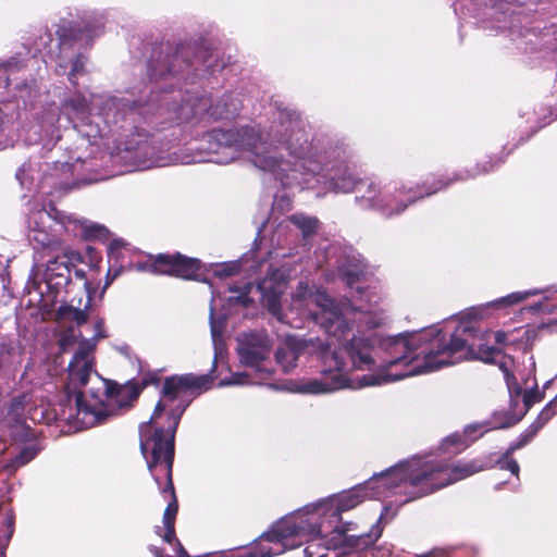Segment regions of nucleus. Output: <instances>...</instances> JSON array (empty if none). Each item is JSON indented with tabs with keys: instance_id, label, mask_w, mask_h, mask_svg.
Instances as JSON below:
<instances>
[{
	"instance_id": "nucleus-16",
	"label": "nucleus",
	"mask_w": 557,
	"mask_h": 557,
	"mask_svg": "<svg viewBox=\"0 0 557 557\" xmlns=\"http://www.w3.org/2000/svg\"><path fill=\"white\" fill-rule=\"evenodd\" d=\"M63 249L59 250L62 255H57L47 262L45 280L49 286L60 287L70 281L71 270L67 247L63 245Z\"/></svg>"
},
{
	"instance_id": "nucleus-35",
	"label": "nucleus",
	"mask_w": 557,
	"mask_h": 557,
	"mask_svg": "<svg viewBox=\"0 0 557 557\" xmlns=\"http://www.w3.org/2000/svg\"><path fill=\"white\" fill-rule=\"evenodd\" d=\"M66 67H67L66 65H64V64H62V63H59V64L57 65V67H55V72H57V74H59V75H63V74H65V73H66Z\"/></svg>"
},
{
	"instance_id": "nucleus-29",
	"label": "nucleus",
	"mask_w": 557,
	"mask_h": 557,
	"mask_svg": "<svg viewBox=\"0 0 557 557\" xmlns=\"http://www.w3.org/2000/svg\"><path fill=\"white\" fill-rule=\"evenodd\" d=\"M219 297V293L212 289V298H211V308H210V325H211V335L214 343V346L216 347V339L219 336H221L223 332V321L216 322L214 319V301Z\"/></svg>"
},
{
	"instance_id": "nucleus-13",
	"label": "nucleus",
	"mask_w": 557,
	"mask_h": 557,
	"mask_svg": "<svg viewBox=\"0 0 557 557\" xmlns=\"http://www.w3.org/2000/svg\"><path fill=\"white\" fill-rule=\"evenodd\" d=\"M27 395H21L11 400L7 417L0 424V437L7 434L14 438H26L30 435V429L25 424V406Z\"/></svg>"
},
{
	"instance_id": "nucleus-21",
	"label": "nucleus",
	"mask_w": 557,
	"mask_h": 557,
	"mask_svg": "<svg viewBox=\"0 0 557 557\" xmlns=\"http://www.w3.org/2000/svg\"><path fill=\"white\" fill-rule=\"evenodd\" d=\"M90 299L87 300L84 309L76 308L72 305L61 306L57 311V317L61 322H73L77 326L87 322Z\"/></svg>"
},
{
	"instance_id": "nucleus-41",
	"label": "nucleus",
	"mask_w": 557,
	"mask_h": 557,
	"mask_svg": "<svg viewBox=\"0 0 557 557\" xmlns=\"http://www.w3.org/2000/svg\"><path fill=\"white\" fill-rule=\"evenodd\" d=\"M215 362H216V356H215V357H214V359H213V369H212V371L214 370Z\"/></svg>"
},
{
	"instance_id": "nucleus-33",
	"label": "nucleus",
	"mask_w": 557,
	"mask_h": 557,
	"mask_svg": "<svg viewBox=\"0 0 557 557\" xmlns=\"http://www.w3.org/2000/svg\"><path fill=\"white\" fill-rule=\"evenodd\" d=\"M290 200L286 195H282L281 197L275 196L273 206L274 207H282L285 206L286 208L289 207Z\"/></svg>"
},
{
	"instance_id": "nucleus-5",
	"label": "nucleus",
	"mask_w": 557,
	"mask_h": 557,
	"mask_svg": "<svg viewBox=\"0 0 557 557\" xmlns=\"http://www.w3.org/2000/svg\"><path fill=\"white\" fill-rule=\"evenodd\" d=\"M405 474L400 462L380 474H374L362 484L330 496L317 504L308 505L277 521L263 533L248 552V557H273L304 543L331 536L342 543L351 530V522H343L342 512L354 509L364 498H387L403 496L407 503Z\"/></svg>"
},
{
	"instance_id": "nucleus-18",
	"label": "nucleus",
	"mask_w": 557,
	"mask_h": 557,
	"mask_svg": "<svg viewBox=\"0 0 557 557\" xmlns=\"http://www.w3.org/2000/svg\"><path fill=\"white\" fill-rule=\"evenodd\" d=\"M539 429L532 423L529 425L518 437V440L509 445V447L506 449L502 458L497 460V467L502 470H508L511 472V474L516 475L518 478L519 474V465L518 462L511 457L512 454L525 446L528 443H530L534 436L539 433Z\"/></svg>"
},
{
	"instance_id": "nucleus-31",
	"label": "nucleus",
	"mask_w": 557,
	"mask_h": 557,
	"mask_svg": "<svg viewBox=\"0 0 557 557\" xmlns=\"http://www.w3.org/2000/svg\"><path fill=\"white\" fill-rule=\"evenodd\" d=\"M12 117L0 108V150L10 145V139L7 135V128Z\"/></svg>"
},
{
	"instance_id": "nucleus-25",
	"label": "nucleus",
	"mask_w": 557,
	"mask_h": 557,
	"mask_svg": "<svg viewBox=\"0 0 557 557\" xmlns=\"http://www.w3.org/2000/svg\"><path fill=\"white\" fill-rule=\"evenodd\" d=\"M14 89L15 92L13 97L21 99L25 106L32 104L33 101L39 96V88L35 79L18 83L15 85Z\"/></svg>"
},
{
	"instance_id": "nucleus-22",
	"label": "nucleus",
	"mask_w": 557,
	"mask_h": 557,
	"mask_svg": "<svg viewBox=\"0 0 557 557\" xmlns=\"http://www.w3.org/2000/svg\"><path fill=\"white\" fill-rule=\"evenodd\" d=\"M4 492H0V497ZM13 533V518L9 511H2V500H0V557H5L4 552Z\"/></svg>"
},
{
	"instance_id": "nucleus-7",
	"label": "nucleus",
	"mask_w": 557,
	"mask_h": 557,
	"mask_svg": "<svg viewBox=\"0 0 557 557\" xmlns=\"http://www.w3.org/2000/svg\"><path fill=\"white\" fill-rule=\"evenodd\" d=\"M407 499L434 493L487 468L481 460L447 462L443 459L413 457L400 462Z\"/></svg>"
},
{
	"instance_id": "nucleus-4",
	"label": "nucleus",
	"mask_w": 557,
	"mask_h": 557,
	"mask_svg": "<svg viewBox=\"0 0 557 557\" xmlns=\"http://www.w3.org/2000/svg\"><path fill=\"white\" fill-rule=\"evenodd\" d=\"M483 307H472L466 311L448 342L436 326L388 336L382 345L393 356L389 366H397V371L389 372V375L401 380L463 360H479L497 364L504 373L511 399L519 397L522 388L510 371L513 360L493 345H504L507 334L503 331L481 330L476 319L483 317Z\"/></svg>"
},
{
	"instance_id": "nucleus-10",
	"label": "nucleus",
	"mask_w": 557,
	"mask_h": 557,
	"mask_svg": "<svg viewBox=\"0 0 557 557\" xmlns=\"http://www.w3.org/2000/svg\"><path fill=\"white\" fill-rule=\"evenodd\" d=\"M519 422V418L495 413L491 421L467 425L461 433L456 432L445 438L443 449L450 454H459L485 432L494 429H507Z\"/></svg>"
},
{
	"instance_id": "nucleus-23",
	"label": "nucleus",
	"mask_w": 557,
	"mask_h": 557,
	"mask_svg": "<svg viewBox=\"0 0 557 557\" xmlns=\"http://www.w3.org/2000/svg\"><path fill=\"white\" fill-rule=\"evenodd\" d=\"M21 66L18 62L8 61L0 64V99L7 101L8 96L4 94L9 92L8 87L11 85L12 76L20 71Z\"/></svg>"
},
{
	"instance_id": "nucleus-37",
	"label": "nucleus",
	"mask_w": 557,
	"mask_h": 557,
	"mask_svg": "<svg viewBox=\"0 0 557 557\" xmlns=\"http://www.w3.org/2000/svg\"><path fill=\"white\" fill-rule=\"evenodd\" d=\"M74 39H75V40H83V39H84V34H83V33H81V34L75 35V36H74Z\"/></svg>"
},
{
	"instance_id": "nucleus-32",
	"label": "nucleus",
	"mask_w": 557,
	"mask_h": 557,
	"mask_svg": "<svg viewBox=\"0 0 557 557\" xmlns=\"http://www.w3.org/2000/svg\"><path fill=\"white\" fill-rule=\"evenodd\" d=\"M320 251L323 252V255L320 257L319 252L315 251V265L318 268H321L324 262L327 261L329 255L334 253L336 248L332 245H324L319 248Z\"/></svg>"
},
{
	"instance_id": "nucleus-17",
	"label": "nucleus",
	"mask_w": 557,
	"mask_h": 557,
	"mask_svg": "<svg viewBox=\"0 0 557 557\" xmlns=\"http://www.w3.org/2000/svg\"><path fill=\"white\" fill-rule=\"evenodd\" d=\"M51 173L42 177L40 188L44 189L45 185L52 186L61 190H69L78 187V182L71 180L75 170V164L66 162H54Z\"/></svg>"
},
{
	"instance_id": "nucleus-38",
	"label": "nucleus",
	"mask_w": 557,
	"mask_h": 557,
	"mask_svg": "<svg viewBox=\"0 0 557 557\" xmlns=\"http://www.w3.org/2000/svg\"><path fill=\"white\" fill-rule=\"evenodd\" d=\"M120 245V242H114L111 244L110 249L114 250L115 246Z\"/></svg>"
},
{
	"instance_id": "nucleus-40",
	"label": "nucleus",
	"mask_w": 557,
	"mask_h": 557,
	"mask_svg": "<svg viewBox=\"0 0 557 557\" xmlns=\"http://www.w3.org/2000/svg\"><path fill=\"white\" fill-rule=\"evenodd\" d=\"M541 304H537L535 307H534V310H541Z\"/></svg>"
},
{
	"instance_id": "nucleus-20",
	"label": "nucleus",
	"mask_w": 557,
	"mask_h": 557,
	"mask_svg": "<svg viewBox=\"0 0 557 557\" xmlns=\"http://www.w3.org/2000/svg\"><path fill=\"white\" fill-rule=\"evenodd\" d=\"M379 520H382V517H379ZM381 534L382 528L380 527V521H377L369 533L345 536L342 543L355 549H364L375 543Z\"/></svg>"
},
{
	"instance_id": "nucleus-26",
	"label": "nucleus",
	"mask_w": 557,
	"mask_h": 557,
	"mask_svg": "<svg viewBox=\"0 0 557 557\" xmlns=\"http://www.w3.org/2000/svg\"><path fill=\"white\" fill-rule=\"evenodd\" d=\"M36 169L32 162H25L18 168L16 171L15 177L18 181L22 188H26L28 190L32 189L35 177L34 173Z\"/></svg>"
},
{
	"instance_id": "nucleus-12",
	"label": "nucleus",
	"mask_w": 557,
	"mask_h": 557,
	"mask_svg": "<svg viewBox=\"0 0 557 557\" xmlns=\"http://www.w3.org/2000/svg\"><path fill=\"white\" fill-rule=\"evenodd\" d=\"M11 440L15 443L25 442V444L22 447H15V451H10L8 456H4L11 444L9 445L8 440L3 438V436L0 437V470L4 469L10 473L32 461L42 449L40 442L34 438L32 432L26 438L11 437Z\"/></svg>"
},
{
	"instance_id": "nucleus-14",
	"label": "nucleus",
	"mask_w": 557,
	"mask_h": 557,
	"mask_svg": "<svg viewBox=\"0 0 557 557\" xmlns=\"http://www.w3.org/2000/svg\"><path fill=\"white\" fill-rule=\"evenodd\" d=\"M264 260L257 262L255 260V252L249 251L236 261L211 263L209 269H206V271L212 273L213 276L219 278L228 277L237 272H245L249 276H253L258 273H261V269L264 267Z\"/></svg>"
},
{
	"instance_id": "nucleus-3",
	"label": "nucleus",
	"mask_w": 557,
	"mask_h": 557,
	"mask_svg": "<svg viewBox=\"0 0 557 557\" xmlns=\"http://www.w3.org/2000/svg\"><path fill=\"white\" fill-rule=\"evenodd\" d=\"M188 51L185 48L171 47L154 51L147 63L148 81L132 87L129 97L96 95L76 90L73 97L65 98L61 107L50 103L38 109L33 121L25 125L21 136L27 145L41 144L51 149L61 138L60 115L66 116L73 128L90 145L107 135L113 126L127 129L134 126L137 116L147 119L148 114L168 115L171 120L193 125L210 121L236 117L243 107L236 92H224L222 96H200L198 92L182 97L181 90H168L171 81L183 69L193 65L186 61Z\"/></svg>"
},
{
	"instance_id": "nucleus-19",
	"label": "nucleus",
	"mask_w": 557,
	"mask_h": 557,
	"mask_svg": "<svg viewBox=\"0 0 557 557\" xmlns=\"http://www.w3.org/2000/svg\"><path fill=\"white\" fill-rule=\"evenodd\" d=\"M554 293H557V285L547 287L545 289L534 288V289H529V290H524V292H515L505 297H500L496 300H493V301L486 304V307L496 308V309L510 307V306H513L516 304L523 301L524 299H527L530 296H536L540 294H544V298L549 299L550 295Z\"/></svg>"
},
{
	"instance_id": "nucleus-1",
	"label": "nucleus",
	"mask_w": 557,
	"mask_h": 557,
	"mask_svg": "<svg viewBox=\"0 0 557 557\" xmlns=\"http://www.w3.org/2000/svg\"><path fill=\"white\" fill-rule=\"evenodd\" d=\"M269 270L257 285L251 282L230 285L228 304L248 307L253 302L250 294L255 293L282 323L301 329L307 320H311L338 344L336 347L329 339L320 337H284L275 350L276 363L284 373L292 372L298 359L305 355L315 357L321 362V376L292 381V392L321 395L398 381L389 375V372L397 371V366H389L393 356L382 345L387 337L368 334L385 321L383 311L374 306L379 296L373 290L358 285L356 292L359 299L343 301L332 298L323 289L312 290L307 283L300 282L289 309L283 312L281 297L287 273L284 269Z\"/></svg>"
},
{
	"instance_id": "nucleus-27",
	"label": "nucleus",
	"mask_w": 557,
	"mask_h": 557,
	"mask_svg": "<svg viewBox=\"0 0 557 557\" xmlns=\"http://www.w3.org/2000/svg\"><path fill=\"white\" fill-rule=\"evenodd\" d=\"M543 398V395L536 389V384L534 383V386L531 388H527L523 391V410L519 416H515L511 413H506L509 417L512 418H519V421L522 419V417L527 413V411L536 403L541 401Z\"/></svg>"
},
{
	"instance_id": "nucleus-15",
	"label": "nucleus",
	"mask_w": 557,
	"mask_h": 557,
	"mask_svg": "<svg viewBox=\"0 0 557 557\" xmlns=\"http://www.w3.org/2000/svg\"><path fill=\"white\" fill-rule=\"evenodd\" d=\"M336 262L338 275L350 288L366 278L367 263L362 256L355 250L345 251Z\"/></svg>"
},
{
	"instance_id": "nucleus-36",
	"label": "nucleus",
	"mask_w": 557,
	"mask_h": 557,
	"mask_svg": "<svg viewBox=\"0 0 557 557\" xmlns=\"http://www.w3.org/2000/svg\"><path fill=\"white\" fill-rule=\"evenodd\" d=\"M311 548H312V544L305 548V553L308 554L310 557L312 556Z\"/></svg>"
},
{
	"instance_id": "nucleus-2",
	"label": "nucleus",
	"mask_w": 557,
	"mask_h": 557,
	"mask_svg": "<svg viewBox=\"0 0 557 557\" xmlns=\"http://www.w3.org/2000/svg\"><path fill=\"white\" fill-rule=\"evenodd\" d=\"M196 149L206 152L207 159L186 154L166 137L138 133L117 158L132 166L129 171H143L205 160L227 164L246 153L256 168L270 173L284 188L322 186L326 191H357L360 208L376 210V186L358 178L347 163L344 147L325 136L310 138L307 122L295 109L277 108L268 129L258 125L214 128L203 134L202 144Z\"/></svg>"
},
{
	"instance_id": "nucleus-11",
	"label": "nucleus",
	"mask_w": 557,
	"mask_h": 557,
	"mask_svg": "<svg viewBox=\"0 0 557 557\" xmlns=\"http://www.w3.org/2000/svg\"><path fill=\"white\" fill-rule=\"evenodd\" d=\"M149 270L156 274H166L184 280L208 282L212 287L208 278L202 276L200 260L185 257L178 252L158 255L149 265Z\"/></svg>"
},
{
	"instance_id": "nucleus-28",
	"label": "nucleus",
	"mask_w": 557,
	"mask_h": 557,
	"mask_svg": "<svg viewBox=\"0 0 557 557\" xmlns=\"http://www.w3.org/2000/svg\"><path fill=\"white\" fill-rule=\"evenodd\" d=\"M557 412V395L540 412L533 424L541 430Z\"/></svg>"
},
{
	"instance_id": "nucleus-42",
	"label": "nucleus",
	"mask_w": 557,
	"mask_h": 557,
	"mask_svg": "<svg viewBox=\"0 0 557 557\" xmlns=\"http://www.w3.org/2000/svg\"><path fill=\"white\" fill-rule=\"evenodd\" d=\"M207 64V67H211V63L209 62V60L206 61Z\"/></svg>"
},
{
	"instance_id": "nucleus-6",
	"label": "nucleus",
	"mask_w": 557,
	"mask_h": 557,
	"mask_svg": "<svg viewBox=\"0 0 557 557\" xmlns=\"http://www.w3.org/2000/svg\"><path fill=\"white\" fill-rule=\"evenodd\" d=\"M104 337V321L99 319L94 336L81 341L67 367V381L57 416L76 430L92 428L129 407L143 387L156 380L154 376L144 379L141 386L133 381L115 386L102 379L94 369V350L97 341Z\"/></svg>"
},
{
	"instance_id": "nucleus-34",
	"label": "nucleus",
	"mask_w": 557,
	"mask_h": 557,
	"mask_svg": "<svg viewBox=\"0 0 557 557\" xmlns=\"http://www.w3.org/2000/svg\"><path fill=\"white\" fill-rule=\"evenodd\" d=\"M116 276H117V272H115L113 275H111V271L109 270V272L107 274V281H106V284H104V288H107L114 281V278Z\"/></svg>"
},
{
	"instance_id": "nucleus-30",
	"label": "nucleus",
	"mask_w": 557,
	"mask_h": 557,
	"mask_svg": "<svg viewBox=\"0 0 557 557\" xmlns=\"http://www.w3.org/2000/svg\"><path fill=\"white\" fill-rule=\"evenodd\" d=\"M87 62V58L84 54H77L72 59L71 71L69 73V81L76 88V76L84 73V67Z\"/></svg>"
},
{
	"instance_id": "nucleus-9",
	"label": "nucleus",
	"mask_w": 557,
	"mask_h": 557,
	"mask_svg": "<svg viewBox=\"0 0 557 557\" xmlns=\"http://www.w3.org/2000/svg\"><path fill=\"white\" fill-rule=\"evenodd\" d=\"M273 342L263 331H251L237 336V354L242 364L250 368V372L233 373L230 377L220 382V386L260 384L262 380L270 376V371L262 368L261 363L268 359Z\"/></svg>"
},
{
	"instance_id": "nucleus-8",
	"label": "nucleus",
	"mask_w": 557,
	"mask_h": 557,
	"mask_svg": "<svg viewBox=\"0 0 557 557\" xmlns=\"http://www.w3.org/2000/svg\"><path fill=\"white\" fill-rule=\"evenodd\" d=\"M77 228L88 238L102 239L108 235V230L99 224L79 221L62 212L53 206L29 209L27 216V236L35 248H45L50 251L64 250L60 239L61 231L75 233Z\"/></svg>"
},
{
	"instance_id": "nucleus-24",
	"label": "nucleus",
	"mask_w": 557,
	"mask_h": 557,
	"mask_svg": "<svg viewBox=\"0 0 557 557\" xmlns=\"http://www.w3.org/2000/svg\"><path fill=\"white\" fill-rule=\"evenodd\" d=\"M288 220L301 231L304 238H308L313 235L319 225V221L314 216L306 215L304 213H295L288 218Z\"/></svg>"
},
{
	"instance_id": "nucleus-39",
	"label": "nucleus",
	"mask_w": 557,
	"mask_h": 557,
	"mask_svg": "<svg viewBox=\"0 0 557 557\" xmlns=\"http://www.w3.org/2000/svg\"><path fill=\"white\" fill-rule=\"evenodd\" d=\"M529 360H530V364H531V367H532V368H534L535 363H534V361H533V357H530V358H529Z\"/></svg>"
}]
</instances>
